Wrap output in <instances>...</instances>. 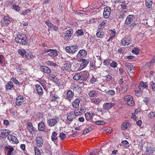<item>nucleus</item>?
I'll return each mask as SVG.
<instances>
[{
    "label": "nucleus",
    "instance_id": "nucleus-1",
    "mask_svg": "<svg viewBox=\"0 0 155 155\" xmlns=\"http://www.w3.org/2000/svg\"><path fill=\"white\" fill-rule=\"evenodd\" d=\"M15 40L17 43L22 45H26L28 41L26 35L24 34L17 35Z\"/></svg>",
    "mask_w": 155,
    "mask_h": 155
},
{
    "label": "nucleus",
    "instance_id": "nucleus-2",
    "mask_svg": "<svg viewBox=\"0 0 155 155\" xmlns=\"http://www.w3.org/2000/svg\"><path fill=\"white\" fill-rule=\"evenodd\" d=\"M134 19V16L133 15H129L127 17L124 24L126 25L130 24L129 25V27L132 28L137 25Z\"/></svg>",
    "mask_w": 155,
    "mask_h": 155
},
{
    "label": "nucleus",
    "instance_id": "nucleus-3",
    "mask_svg": "<svg viewBox=\"0 0 155 155\" xmlns=\"http://www.w3.org/2000/svg\"><path fill=\"white\" fill-rule=\"evenodd\" d=\"M78 50V46L75 45L68 46L66 48V51L67 52L72 54L76 52Z\"/></svg>",
    "mask_w": 155,
    "mask_h": 155
},
{
    "label": "nucleus",
    "instance_id": "nucleus-4",
    "mask_svg": "<svg viewBox=\"0 0 155 155\" xmlns=\"http://www.w3.org/2000/svg\"><path fill=\"white\" fill-rule=\"evenodd\" d=\"M124 65L126 67V71L129 75L134 72V67L132 64L130 63H125Z\"/></svg>",
    "mask_w": 155,
    "mask_h": 155
},
{
    "label": "nucleus",
    "instance_id": "nucleus-5",
    "mask_svg": "<svg viewBox=\"0 0 155 155\" xmlns=\"http://www.w3.org/2000/svg\"><path fill=\"white\" fill-rule=\"evenodd\" d=\"M124 100L127 101V104L129 106H132L135 105V102L133 98L130 95H126L124 97Z\"/></svg>",
    "mask_w": 155,
    "mask_h": 155
},
{
    "label": "nucleus",
    "instance_id": "nucleus-6",
    "mask_svg": "<svg viewBox=\"0 0 155 155\" xmlns=\"http://www.w3.org/2000/svg\"><path fill=\"white\" fill-rule=\"evenodd\" d=\"M25 100L22 95H19L17 96L15 101V104L18 106L25 104Z\"/></svg>",
    "mask_w": 155,
    "mask_h": 155
},
{
    "label": "nucleus",
    "instance_id": "nucleus-7",
    "mask_svg": "<svg viewBox=\"0 0 155 155\" xmlns=\"http://www.w3.org/2000/svg\"><path fill=\"white\" fill-rule=\"evenodd\" d=\"M67 120H65V123L68 124H70L74 118V115L73 112H69L66 114Z\"/></svg>",
    "mask_w": 155,
    "mask_h": 155
},
{
    "label": "nucleus",
    "instance_id": "nucleus-8",
    "mask_svg": "<svg viewBox=\"0 0 155 155\" xmlns=\"http://www.w3.org/2000/svg\"><path fill=\"white\" fill-rule=\"evenodd\" d=\"M27 128L30 134L33 135L35 134V129L31 122H28L27 123Z\"/></svg>",
    "mask_w": 155,
    "mask_h": 155
},
{
    "label": "nucleus",
    "instance_id": "nucleus-9",
    "mask_svg": "<svg viewBox=\"0 0 155 155\" xmlns=\"http://www.w3.org/2000/svg\"><path fill=\"white\" fill-rule=\"evenodd\" d=\"M10 133V131L8 129H3L0 130V137L5 138Z\"/></svg>",
    "mask_w": 155,
    "mask_h": 155
},
{
    "label": "nucleus",
    "instance_id": "nucleus-10",
    "mask_svg": "<svg viewBox=\"0 0 155 155\" xmlns=\"http://www.w3.org/2000/svg\"><path fill=\"white\" fill-rule=\"evenodd\" d=\"M73 33V31L72 29H69L67 30L65 33V35L64 36L65 40H69L71 36H72Z\"/></svg>",
    "mask_w": 155,
    "mask_h": 155
},
{
    "label": "nucleus",
    "instance_id": "nucleus-11",
    "mask_svg": "<svg viewBox=\"0 0 155 155\" xmlns=\"http://www.w3.org/2000/svg\"><path fill=\"white\" fill-rule=\"evenodd\" d=\"M58 121V119L57 118H50L48 119L47 123L48 126L53 127L56 124Z\"/></svg>",
    "mask_w": 155,
    "mask_h": 155
},
{
    "label": "nucleus",
    "instance_id": "nucleus-12",
    "mask_svg": "<svg viewBox=\"0 0 155 155\" xmlns=\"http://www.w3.org/2000/svg\"><path fill=\"white\" fill-rule=\"evenodd\" d=\"M35 140L37 147L39 148L42 147L44 143L42 137L40 136L37 137Z\"/></svg>",
    "mask_w": 155,
    "mask_h": 155
},
{
    "label": "nucleus",
    "instance_id": "nucleus-13",
    "mask_svg": "<svg viewBox=\"0 0 155 155\" xmlns=\"http://www.w3.org/2000/svg\"><path fill=\"white\" fill-rule=\"evenodd\" d=\"M10 18L8 15L5 16L1 20V23L3 25H8L11 22Z\"/></svg>",
    "mask_w": 155,
    "mask_h": 155
},
{
    "label": "nucleus",
    "instance_id": "nucleus-14",
    "mask_svg": "<svg viewBox=\"0 0 155 155\" xmlns=\"http://www.w3.org/2000/svg\"><path fill=\"white\" fill-rule=\"evenodd\" d=\"M80 61L81 62H82L80 64V67L79 68H80L81 69H82L85 68L89 62V59H84L82 58L80 60Z\"/></svg>",
    "mask_w": 155,
    "mask_h": 155
},
{
    "label": "nucleus",
    "instance_id": "nucleus-15",
    "mask_svg": "<svg viewBox=\"0 0 155 155\" xmlns=\"http://www.w3.org/2000/svg\"><path fill=\"white\" fill-rule=\"evenodd\" d=\"M39 68L44 73L49 74L51 73V69L47 66L42 65L40 66Z\"/></svg>",
    "mask_w": 155,
    "mask_h": 155
},
{
    "label": "nucleus",
    "instance_id": "nucleus-16",
    "mask_svg": "<svg viewBox=\"0 0 155 155\" xmlns=\"http://www.w3.org/2000/svg\"><path fill=\"white\" fill-rule=\"evenodd\" d=\"M111 9L109 7H107L104 8L103 16L105 18H108L110 15Z\"/></svg>",
    "mask_w": 155,
    "mask_h": 155
},
{
    "label": "nucleus",
    "instance_id": "nucleus-17",
    "mask_svg": "<svg viewBox=\"0 0 155 155\" xmlns=\"http://www.w3.org/2000/svg\"><path fill=\"white\" fill-rule=\"evenodd\" d=\"M81 76V80L86 81L89 76V74L88 72L84 71L80 72Z\"/></svg>",
    "mask_w": 155,
    "mask_h": 155
},
{
    "label": "nucleus",
    "instance_id": "nucleus-18",
    "mask_svg": "<svg viewBox=\"0 0 155 155\" xmlns=\"http://www.w3.org/2000/svg\"><path fill=\"white\" fill-rule=\"evenodd\" d=\"M51 51L48 55L50 57L53 58L58 56L59 52L56 49H51Z\"/></svg>",
    "mask_w": 155,
    "mask_h": 155
},
{
    "label": "nucleus",
    "instance_id": "nucleus-19",
    "mask_svg": "<svg viewBox=\"0 0 155 155\" xmlns=\"http://www.w3.org/2000/svg\"><path fill=\"white\" fill-rule=\"evenodd\" d=\"M115 105V103L110 102V103H105L104 105L103 109L106 110H109L111 108Z\"/></svg>",
    "mask_w": 155,
    "mask_h": 155
},
{
    "label": "nucleus",
    "instance_id": "nucleus-20",
    "mask_svg": "<svg viewBox=\"0 0 155 155\" xmlns=\"http://www.w3.org/2000/svg\"><path fill=\"white\" fill-rule=\"evenodd\" d=\"M121 42L122 45H128L130 44V38L125 37L122 39Z\"/></svg>",
    "mask_w": 155,
    "mask_h": 155
},
{
    "label": "nucleus",
    "instance_id": "nucleus-21",
    "mask_svg": "<svg viewBox=\"0 0 155 155\" xmlns=\"http://www.w3.org/2000/svg\"><path fill=\"white\" fill-rule=\"evenodd\" d=\"M8 139L10 141H11L15 143H17L18 142V140L17 139V137L16 136H13L10 134L8 137Z\"/></svg>",
    "mask_w": 155,
    "mask_h": 155
},
{
    "label": "nucleus",
    "instance_id": "nucleus-22",
    "mask_svg": "<svg viewBox=\"0 0 155 155\" xmlns=\"http://www.w3.org/2000/svg\"><path fill=\"white\" fill-rule=\"evenodd\" d=\"M109 32L110 33V37L107 41H109L110 40H113V38L115 36V35H116V31L114 29L113 30H110Z\"/></svg>",
    "mask_w": 155,
    "mask_h": 155
},
{
    "label": "nucleus",
    "instance_id": "nucleus-23",
    "mask_svg": "<svg viewBox=\"0 0 155 155\" xmlns=\"http://www.w3.org/2000/svg\"><path fill=\"white\" fill-rule=\"evenodd\" d=\"M35 89L39 95H42L43 94V90L42 87L38 84L35 85Z\"/></svg>",
    "mask_w": 155,
    "mask_h": 155
},
{
    "label": "nucleus",
    "instance_id": "nucleus-24",
    "mask_svg": "<svg viewBox=\"0 0 155 155\" xmlns=\"http://www.w3.org/2000/svg\"><path fill=\"white\" fill-rule=\"evenodd\" d=\"M87 54V52L84 49H82L79 51L77 55L78 56H80V58H83L85 57L86 56Z\"/></svg>",
    "mask_w": 155,
    "mask_h": 155
},
{
    "label": "nucleus",
    "instance_id": "nucleus-25",
    "mask_svg": "<svg viewBox=\"0 0 155 155\" xmlns=\"http://www.w3.org/2000/svg\"><path fill=\"white\" fill-rule=\"evenodd\" d=\"M74 95V94L71 90H69L67 93V95L66 98L69 100H71Z\"/></svg>",
    "mask_w": 155,
    "mask_h": 155
},
{
    "label": "nucleus",
    "instance_id": "nucleus-26",
    "mask_svg": "<svg viewBox=\"0 0 155 155\" xmlns=\"http://www.w3.org/2000/svg\"><path fill=\"white\" fill-rule=\"evenodd\" d=\"M94 115V114L92 113L87 112L85 114V118L88 121L91 120Z\"/></svg>",
    "mask_w": 155,
    "mask_h": 155
},
{
    "label": "nucleus",
    "instance_id": "nucleus-27",
    "mask_svg": "<svg viewBox=\"0 0 155 155\" xmlns=\"http://www.w3.org/2000/svg\"><path fill=\"white\" fill-rule=\"evenodd\" d=\"M80 101V99L77 98L76 99L72 104V105L73 107L75 108H77L79 106Z\"/></svg>",
    "mask_w": 155,
    "mask_h": 155
},
{
    "label": "nucleus",
    "instance_id": "nucleus-28",
    "mask_svg": "<svg viewBox=\"0 0 155 155\" xmlns=\"http://www.w3.org/2000/svg\"><path fill=\"white\" fill-rule=\"evenodd\" d=\"M155 151V150L154 148L150 147H147L145 153L148 154L150 155L152 154Z\"/></svg>",
    "mask_w": 155,
    "mask_h": 155
},
{
    "label": "nucleus",
    "instance_id": "nucleus-29",
    "mask_svg": "<svg viewBox=\"0 0 155 155\" xmlns=\"http://www.w3.org/2000/svg\"><path fill=\"white\" fill-rule=\"evenodd\" d=\"M6 150H8V151L7 155H11L13 153V152L14 150V149L10 146H6L5 147Z\"/></svg>",
    "mask_w": 155,
    "mask_h": 155
},
{
    "label": "nucleus",
    "instance_id": "nucleus-30",
    "mask_svg": "<svg viewBox=\"0 0 155 155\" xmlns=\"http://www.w3.org/2000/svg\"><path fill=\"white\" fill-rule=\"evenodd\" d=\"M96 35L98 38H102L104 36L105 33L103 31L100 30L96 33Z\"/></svg>",
    "mask_w": 155,
    "mask_h": 155
},
{
    "label": "nucleus",
    "instance_id": "nucleus-31",
    "mask_svg": "<svg viewBox=\"0 0 155 155\" xmlns=\"http://www.w3.org/2000/svg\"><path fill=\"white\" fill-rule=\"evenodd\" d=\"M71 67V64L70 62L64 64L61 68L62 70L64 71L69 69Z\"/></svg>",
    "mask_w": 155,
    "mask_h": 155
},
{
    "label": "nucleus",
    "instance_id": "nucleus-32",
    "mask_svg": "<svg viewBox=\"0 0 155 155\" xmlns=\"http://www.w3.org/2000/svg\"><path fill=\"white\" fill-rule=\"evenodd\" d=\"M14 84L13 82L10 81H8L5 85V88L7 90H11L13 87Z\"/></svg>",
    "mask_w": 155,
    "mask_h": 155
},
{
    "label": "nucleus",
    "instance_id": "nucleus-33",
    "mask_svg": "<svg viewBox=\"0 0 155 155\" xmlns=\"http://www.w3.org/2000/svg\"><path fill=\"white\" fill-rule=\"evenodd\" d=\"M45 125L44 123L42 121L40 122L38 125V128L39 130L44 131L45 130Z\"/></svg>",
    "mask_w": 155,
    "mask_h": 155
},
{
    "label": "nucleus",
    "instance_id": "nucleus-34",
    "mask_svg": "<svg viewBox=\"0 0 155 155\" xmlns=\"http://www.w3.org/2000/svg\"><path fill=\"white\" fill-rule=\"evenodd\" d=\"M88 94L89 96L91 97H96L97 96V93L96 91L94 90L90 91Z\"/></svg>",
    "mask_w": 155,
    "mask_h": 155
},
{
    "label": "nucleus",
    "instance_id": "nucleus-35",
    "mask_svg": "<svg viewBox=\"0 0 155 155\" xmlns=\"http://www.w3.org/2000/svg\"><path fill=\"white\" fill-rule=\"evenodd\" d=\"M17 73L19 75H23L25 73V69L21 67L16 68Z\"/></svg>",
    "mask_w": 155,
    "mask_h": 155
},
{
    "label": "nucleus",
    "instance_id": "nucleus-36",
    "mask_svg": "<svg viewBox=\"0 0 155 155\" xmlns=\"http://www.w3.org/2000/svg\"><path fill=\"white\" fill-rule=\"evenodd\" d=\"M93 129V126H91L90 127H88L87 128H85L84 130L83 134L84 135H86L87 134L91 131Z\"/></svg>",
    "mask_w": 155,
    "mask_h": 155
},
{
    "label": "nucleus",
    "instance_id": "nucleus-37",
    "mask_svg": "<svg viewBox=\"0 0 155 155\" xmlns=\"http://www.w3.org/2000/svg\"><path fill=\"white\" fill-rule=\"evenodd\" d=\"M48 78L53 82H55L57 80V79L55 76L52 74H48Z\"/></svg>",
    "mask_w": 155,
    "mask_h": 155
},
{
    "label": "nucleus",
    "instance_id": "nucleus-38",
    "mask_svg": "<svg viewBox=\"0 0 155 155\" xmlns=\"http://www.w3.org/2000/svg\"><path fill=\"white\" fill-rule=\"evenodd\" d=\"M112 77L110 75L108 74L103 77V80L104 82H107L110 81L112 79Z\"/></svg>",
    "mask_w": 155,
    "mask_h": 155
},
{
    "label": "nucleus",
    "instance_id": "nucleus-39",
    "mask_svg": "<svg viewBox=\"0 0 155 155\" xmlns=\"http://www.w3.org/2000/svg\"><path fill=\"white\" fill-rule=\"evenodd\" d=\"M57 133L56 131L53 132L52 134L51 138L52 140L54 141L58 140V137L57 136Z\"/></svg>",
    "mask_w": 155,
    "mask_h": 155
},
{
    "label": "nucleus",
    "instance_id": "nucleus-40",
    "mask_svg": "<svg viewBox=\"0 0 155 155\" xmlns=\"http://www.w3.org/2000/svg\"><path fill=\"white\" fill-rule=\"evenodd\" d=\"M25 57L28 60H30L33 59L34 55L31 52H29V53H26L25 55Z\"/></svg>",
    "mask_w": 155,
    "mask_h": 155
},
{
    "label": "nucleus",
    "instance_id": "nucleus-41",
    "mask_svg": "<svg viewBox=\"0 0 155 155\" xmlns=\"http://www.w3.org/2000/svg\"><path fill=\"white\" fill-rule=\"evenodd\" d=\"M152 4L153 2L152 0H146L145 5L147 8H151Z\"/></svg>",
    "mask_w": 155,
    "mask_h": 155
},
{
    "label": "nucleus",
    "instance_id": "nucleus-42",
    "mask_svg": "<svg viewBox=\"0 0 155 155\" xmlns=\"http://www.w3.org/2000/svg\"><path fill=\"white\" fill-rule=\"evenodd\" d=\"M18 53L22 56H24L26 54V51L25 50L22 49H19L18 51Z\"/></svg>",
    "mask_w": 155,
    "mask_h": 155
},
{
    "label": "nucleus",
    "instance_id": "nucleus-43",
    "mask_svg": "<svg viewBox=\"0 0 155 155\" xmlns=\"http://www.w3.org/2000/svg\"><path fill=\"white\" fill-rule=\"evenodd\" d=\"M107 23L106 20L104 21L101 23L98 26L99 29H102L105 26V25Z\"/></svg>",
    "mask_w": 155,
    "mask_h": 155
},
{
    "label": "nucleus",
    "instance_id": "nucleus-44",
    "mask_svg": "<svg viewBox=\"0 0 155 155\" xmlns=\"http://www.w3.org/2000/svg\"><path fill=\"white\" fill-rule=\"evenodd\" d=\"M81 74L80 73L76 74L73 77V79L76 81H78L79 80H81Z\"/></svg>",
    "mask_w": 155,
    "mask_h": 155
},
{
    "label": "nucleus",
    "instance_id": "nucleus-45",
    "mask_svg": "<svg viewBox=\"0 0 155 155\" xmlns=\"http://www.w3.org/2000/svg\"><path fill=\"white\" fill-rule=\"evenodd\" d=\"M148 84L147 82H141L139 84V87L140 88L142 87L143 88H145L148 87Z\"/></svg>",
    "mask_w": 155,
    "mask_h": 155
},
{
    "label": "nucleus",
    "instance_id": "nucleus-46",
    "mask_svg": "<svg viewBox=\"0 0 155 155\" xmlns=\"http://www.w3.org/2000/svg\"><path fill=\"white\" fill-rule=\"evenodd\" d=\"M45 24L48 27H49V29L48 30H52V27H53V25L52 23H51L49 20H48L46 21Z\"/></svg>",
    "mask_w": 155,
    "mask_h": 155
},
{
    "label": "nucleus",
    "instance_id": "nucleus-47",
    "mask_svg": "<svg viewBox=\"0 0 155 155\" xmlns=\"http://www.w3.org/2000/svg\"><path fill=\"white\" fill-rule=\"evenodd\" d=\"M71 87L73 89L76 91L79 90L80 89V87L76 83H73L72 84Z\"/></svg>",
    "mask_w": 155,
    "mask_h": 155
},
{
    "label": "nucleus",
    "instance_id": "nucleus-48",
    "mask_svg": "<svg viewBox=\"0 0 155 155\" xmlns=\"http://www.w3.org/2000/svg\"><path fill=\"white\" fill-rule=\"evenodd\" d=\"M77 36H81L84 35L83 31L82 29H78L76 32Z\"/></svg>",
    "mask_w": 155,
    "mask_h": 155
},
{
    "label": "nucleus",
    "instance_id": "nucleus-49",
    "mask_svg": "<svg viewBox=\"0 0 155 155\" xmlns=\"http://www.w3.org/2000/svg\"><path fill=\"white\" fill-rule=\"evenodd\" d=\"M46 63L48 65L50 66H53L55 67L57 65V64H56L50 60H48V61H46Z\"/></svg>",
    "mask_w": 155,
    "mask_h": 155
},
{
    "label": "nucleus",
    "instance_id": "nucleus-50",
    "mask_svg": "<svg viewBox=\"0 0 155 155\" xmlns=\"http://www.w3.org/2000/svg\"><path fill=\"white\" fill-rule=\"evenodd\" d=\"M11 80L13 82V83H15V84H17V85L18 86L20 84V83L15 77H12L11 79Z\"/></svg>",
    "mask_w": 155,
    "mask_h": 155
},
{
    "label": "nucleus",
    "instance_id": "nucleus-51",
    "mask_svg": "<svg viewBox=\"0 0 155 155\" xmlns=\"http://www.w3.org/2000/svg\"><path fill=\"white\" fill-rule=\"evenodd\" d=\"M111 60L109 58H107L103 62V64L106 66H108L110 65V62Z\"/></svg>",
    "mask_w": 155,
    "mask_h": 155
},
{
    "label": "nucleus",
    "instance_id": "nucleus-52",
    "mask_svg": "<svg viewBox=\"0 0 155 155\" xmlns=\"http://www.w3.org/2000/svg\"><path fill=\"white\" fill-rule=\"evenodd\" d=\"M121 143L122 145L125 147H129L130 146V144L126 140L122 141Z\"/></svg>",
    "mask_w": 155,
    "mask_h": 155
},
{
    "label": "nucleus",
    "instance_id": "nucleus-53",
    "mask_svg": "<svg viewBox=\"0 0 155 155\" xmlns=\"http://www.w3.org/2000/svg\"><path fill=\"white\" fill-rule=\"evenodd\" d=\"M35 153V155H41V152L37 147H34Z\"/></svg>",
    "mask_w": 155,
    "mask_h": 155
},
{
    "label": "nucleus",
    "instance_id": "nucleus-54",
    "mask_svg": "<svg viewBox=\"0 0 155 155\" xmlns=\"http://www.w3.org/2000/svg\"><path fill=\"white\" fill-rule=\"evenodd\" d=\"M98 81V80L97 79V78L95 77L94 76H93L92 78L90 79V82L91 84H93L96 82Z\"/></svg>",
    "mask_w": 155,
    "mask_h": 155
},
{
    "label": "nucleus",
    "instance_id": "nucleus-55",
    "mask_svg": "<svg viewBox=\"0 0 155 155\" xmlns=\"http://www.w3.org/2000/svg\"><path fill=\"white\" fill-rule=\"evenodd\" d=\"M127 124H128L127 122L123 123L121 125V128L122 130H125L128 127Z\"/></svg>",
    "mask_w": 155,
    "mask_h": 155
},
{
    "label": "nucleus",
    "instance_id": "nucleus-56",
    "mask_svg": "<svg viewBox=\"0 0 155 155\" xmlns=\"http://www.w3.org/2000/svg\"><path fill=\"white\" fill-rule=\"evenodd\" d=\"M13 2V1L11 3V4L12 5V7L16 11H19L20 9V7L18 6L14 5Z\"/></svg>",
    "mask_w": 155,
    "mask_h": 155
},
{
    "label": "nucleus",
    "instance_id": "nucleus-57",
    "mask_svg": "<svg viewBox=\"0 0 155 155\" xmlns=\"http://www.w3.org/2000/svg\"><path fill=\"white\" fill-rule=\"evenodd\" d=\"M117 65L118 64L117 63L114 61H112V62L110 63V67L113 68H115L116 67Z\"/></svg>",
    "mask_w": 155,
    "mask_h": 155
},
{
    "label": "nucleus",
    "instance_id": "nucleus-58",
    "mask_svg": "<svg viewBox=\"0 0 155 155\" xmlns=\"http://www.w3.org/2000/svg\"><path fill=\"white\" fill-rule=\"evenodd\" d=\"M107 94L109 95H113L115 94V92L113 90H110L107 92Z\"/></svg>",
    "mask_w": 155,
    "mask_h": 155
},
{
    "label": "nucleus",
    "instance_id": "nucleus-59",
    "mask_svg": "<svg viewBox=\"0 0 155 155\" xmlns=\"http://www.w3.org/2000/svg\"><path fill=\"white\" fill-rule=\"evenodd\" d=\"M139 49L137 48H134L132 50V52L134 54H138L139 51Z\"/></svg>",
    "mask_w": 155,
    "mask_h": 155
},
{
    "label": "nucleus",
    "instance_id": "nucleus-60",
    "mask_svg": "<svg viewBox=\"0 0 155 155\" xmlns=\"http://www.w3.org/2000/svg\"><path fill=\"white\" fill-rule=\"evenodd\" d=\"M95 124L97 125H104L105 124L104 121L101 120L96 121L95 122Z\"/></svg>",
    "mask_w": 155,
    "mask_h": 155
},
{
    "label": "nucleus",
    "instance_id": "nucleus-61",
    "mask_svg": "<svg viewBox=\"0 0 155 155\" xmlns=\"http://www.w3.org/2000/svg\"><path fill=\"white\" fill-rule=\"evenodd\" d=\"M31 11L30 9H27L23 11L21 14L24 16L28 14Z\"/></svg>",
    "mask_w": 155,
    "mask_h": 155
},
{
    "label": "nucleus",
    "instance_id": "nucleus-62",
    "mask_svg": "<svg viewBox=\"0 0 155 155\" xmlns=\"http://www.w3.org/2000/svg\"><path fill=\"white\" fill-rule=\"evenodd\" d=\"M154 63V61L153 60V58L152 60L149 62H147L145 64V65L148 67H150Z\"/></svg>",
    "mask_w": 155,
    "mask_h": 155
},
{
    "label": "nucleus",
    "instance_id": "nucleus-63",
    "mask_svg": "<svg viewBox=\"0 0 155 155\" xmlns=\"http://www.w3.org/2000/svg\"><path fill=\"white\" fill-rule=\"evenodd\" d=\"M74 114L75 116H78L81 114L79 110V108L75 110L74 112Z\"/></svg>",
    "mask_w": 155,
    "mask_h": 155
},
{
    "label": "nucleus",
    "instance_id": "nucleus-64",
    "mask_svg": "<svg viewBox=\"0 0 155 155\" xmlns=\"http://www.w3.org/2000/svg\"><path fill=\"white\" fill-rule=\"evenodd\" d=\"M126 11H121L120 13V17L122 18H124L126 16Z\"/></svg>",
    "mask_w": 155,
    "mask_h": 155
}]
</instances>
